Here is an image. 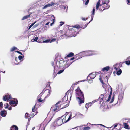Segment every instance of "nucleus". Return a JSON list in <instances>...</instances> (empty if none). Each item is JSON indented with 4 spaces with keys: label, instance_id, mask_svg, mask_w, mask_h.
<instances>
[{
    "label": "nucleus",
    "instance_id": "6e6552de",
    "mask_svg": "<svg viewBox=\"0 0 130 130\" xmlns=\"http://www.w3.org/2000/svg\"><path fill=\"white\" fill-rule=\"evenodd\" d=\"M96 75L95 73H92L89 74L88 75L87 78L89 80L90 79H93L96 76Z\"/></svg>",
    "mask_w": 130,
    "mask_h": 130
},
{
    "label": "nucleus",
    "instance_id": "bf43d9fd",
    "mask_svg": "<svg viewBox=\"0 0 130 130\" xmlns=\"http://www.w3.org/2000/svg\"><path fill=\"white\" fill-rule=\"evenodd\" d=\"M38 24H36L35 25H34V27H37V26H38Z\"/></svg>",
    "mask_w": 130,
    "mask_h": 130
},
{
    "label": "nucleus",
    "instance_id": "4be33fe9",
    "mask_svg": "<svg viewBox=\"0 0 130 130\" xmlns=\"http://www.w3.org/2000/svg\"><path fill=\"white\" fill-rule=\"evenodd\" d=\"M30 16V15L29 14V15L24 16L23 17L21 20H23L26 19L29 17Z\"/></svg>",
    "mask_w": 130,
    "mask_h": 130
},
{
    "label": "nucleus",
    "instance_id": "7c9ffc66",
    "mask_svg": "<svg viewBox=\"0 0 130 130\" xmlns=\"http://www.w3.org/2000/svg\"><path fill=\"white\" fill-rule=\"evenodd\" d=\"M90 129V128L89 127H84L83 130H88Z\"/></svg>",
    "mask_w": 130,
    "mask_h": 130
},
{
    "label": "nucleus",
    "instance_id": "473e14b6",
    "mask_svg": "<svg viewBox=\"0 0 130 130\" xmlns=\"http://www.w3.org/2000/svg\"><path fill=\"white\" fill-rule=\"evenodd\" d=\"M125 63L127 65H130V60L126 61Z\"/></svg>",
    "mask_w": 130,
    "mask_h": 130
},
{
    "label": "nucleus",
    "instance_id": "f257e3e1",
    "mask_svg": "<svg viewBox=\"0 0 130 130\" xmlns=\"http://www.w3.org/2000/svg\"><path fill=\"white\" fill-rule=\"evenodd\" d=\"M75 91L77 100L79 104L83 103L84 102L83 94L79 88H77Z\"/></svg>",
    "mask_w": 130,
    "mask_h": 130
},
{
    "label": "nucleus",
    "instance_id": "4468645a",
    "mask_svg": "<svg viewBox=\"0 0 130 130\" xmlns=\"http://www.w3.org/2000/svg\"><path fill=\"white\" fill-rule=\"evenodd\" d=\"M106 95L105 94L104 95L101 94L100 96L99 97V99L100 100V102H101L103 100V98L104 96Z\"/></svg>",
    "mask_w": 130,
    "mask_h": 130
},
{
    "label": "nucleus",
    "instance_id": "f704fd0d",
    "mask_svg": "<svg viewBox=\"0 0 130 130\" xmlns=\"http://www.w3.org/2000/svg\"><path fill=\"white\" fill-rule=\"evenodd\" d=\"M4 106L5 108H6L8 107L9 105L8 104H5L4 105Z\"/></svg>",
    "mask_w": 130,
    "mask_h": 130
},
{
    "label": "nucleus",
    "instance_id": "f03ea898",
    "mask_svg": "<svg viewBox=\"0 0 130 130\" xmlns=\"http://www.w3.org/2000/svg\"><path fill=\"white\" fill-rule=\"evenodd\" d=\"M64 64V61L63 60H57V61H54L53 64V62L51 63V64L54 68V72L55 73V71H57L58 68L63 66Z\"/></svg>",
    "mask_w": 130,
    "mask_h": 130
},
{
    "label": "nucleus",
    "instance_id": "c756f323",
    "mask_svg": "<svg viewBox=\"0 0 130 130\" xmlns=\"http://www.w3.org/2000/svg\"><path fill=\"white\" fill-rule=\"evenodd\" d=\"M30 115H28V113H26L25 114V118H28L29 117H30Z\"/></svg>",
    "mask_w": 130,
    "mask_h": 130
},
{
    "label": "nucleus",
    "instance_id": "c9c22d12",
    "mask_svg": "<svg viewBox=\"0 0 130 130\" xmlns=\"http://www.w3.org/2000/svg\"><path fill=\"white\" fill-rule=\"evenodd\" d=\"M43 93V92L41 93L38 96V98H41L42 95V94Z\"/></svg>",
    "mask_w": 130,
    "mask_h": 130
},
{
    "label": "nucleus",
    "instance_id": "ea45409f",
    "mask_svg": "<svg viewBox=\"0 0 130 130\" xmlns=\"http://www.w3.org/2000/svg\"><path fill=\"white\" fill-rule=\"evenodd\" d=\"M99 125H101V126H103V127H106V128H109V127H106L105 126H104V125H103L102 124H99ZM113 126H112L111 127H110V128H111Z\"/></svg>",
    "mask_w": 130,
    "mask_h": 130
},
{
    "label": "nucleus",
    "instance_id": "ddd939ff",
    "mask_svg": "<svg viewBox=\"0 0 130 130\" xmlns=\"http://www.w3.org/2000/svg\"><path fill=\"white\" fill-rule=\"evenodd\" d=\"M6 112L5 110L1 111V115L3 117H5L6 115Z\"/></svg>",
    "mask_w": 130,
    "mask_h": 130
},
{
    "label": "nucleus",
    "instance_id": "f8f14e48",
    "mask_svg": "<svg viewBox=\"0 0 130 130\" xmlns=\"http://www.w3.org/2000/svg\"><path fill=\"white\" fill-rule=\"evenodd\" d=\"M54 4V3L53 2H52L51 3L46 5L44 6L42 8V9H46L47 7H50Z\"/></svg>",
    "mask_w": 130,
    "mask_h": 130
},
{
    "label": "nucleus",
    "instance_id": "f3484780",
    "mask_svg": "<svg viewBox=\"0 0 130 130\" xmlns=\"http://www.w3.org/2000/svg\"><path fill=\"white\" fill-rule=\"evenodd\" d=\"M70 92H71L69 90V91H68L66 93V94L67 95V99L68 97V96H70V98L71 97V93H70V94L69 93Z\"/></svg>",
    "mask_w": 130,
    "mask_h": 130
},
{
    "label": "nucleus",
    "instance_id": "8fccbe9b",
    "mask_svg": "<svg viewBox=\"0 0 130 130\" xmlns=\"http://www.w3.org/2000/svg\"><path fill=\"white\" fill-rule=\"evenodd\" d=\"M46 91H47L48 93V96H49L50 95V93H51V92L49 90H46Z\"/></svg>",
    "mask_w": 130,
    "mask_h": 130
},
{
    "label": "nucleus",
    "instance_id": "864d4df0",
    "mask_svg": "<svg viewBox=\"0 0 130 130\" xmlns=\"http://www.w3.org/2000/svg\"><path fill=\"white\" fill-rule=\"evenodd\" d=\"M49 41L48 40H45V41H43V43H47L48 42H49Z\"/></svg>",
    "mask_w": 130,
    "mask_h": 130
},
{
    "label": "nucleus",
    "instance_id": "aec40b11",
    "mask_svg": "<svg viewBox=\"0 0 130 130\" xmlns=\"http://www.w3.org/2000/svg\"><path fill=\"white\" fill-rule=\"evenodd\" d=\"M118 64H116L114 65L113 66V68L114 69H115L116 71H117L118 69L119 68V66H118Z\"/></svg>",
    "mask_w": 130,
    "mask_h": 130
},
{
    "label": "nucleus",
    "instance_id": "338daca9",
    "mask_svg": "<svg viewBox=\"0 0 130 130\" xmlns=\"http://www.w3.org/2000/svg\"><path fill=\"white\" fill-rule=\"evenodd\" d=\"M89 23H87L85 25V27H87L88 25V24Z\"/></svg>",
    "mask_w": 130,
    "mask_h": 130
},
{
    "label": "nucleus",
    "instance_id": "052dcab7",
    "mask_svg": "<svg viewBox=\"0 0 130 130\" xmlns=\"http://www.w3.org/2000/svg\"><path fill=\"white\" fill-rule=\"evenodd\" d=\"M55 19H52V23H54L55 22Z\"/></svg>",
    "mask_w": 130,
    "mask_h": 130
},
{
    "label": "nucleus",
    "instance_id": "0e129e2a",
    "mask_svg": "<svg viewBox=\"0 0 130 130\" xmlns=\"http://www.w3.org/2000/svg\"><path fill=\"white\" fill-rule=\"evenodd\" d=\"M89 2L86 1V2L85 3V5H87L88 4Z\"/></svg>",
    "mask_w": 130,
    "mask_h": 130
},
{
    "label": "nucleus",
    "instance_id": "a878e982",
    "mask_svg": "<svg viewBox=\"0 0 130 130\" xmlns=\"http://www.w3.org/2000/svg\"><path fill=\"white\" fill-rule=\"evenodd\" d=\"M17 49V48L16 47H12V48H11L10 50V52H13L15 50Z\"/></svg>",
    "mask_w": 130,
    "mask_h": 130
},
{
    "label": "nucleus",
    "instance_id": "4d7b16f0",
    "mask_svg": "<svg viewBox=\"0 0 130 130\" xmlns=\"http://www.w3.org/2000/svg\"><path fill=\"white\" fill-rule=\"evenodd\" d=\"M3 106V104L2 102H0V107H2Z\"/></svg>",
    "mask_w": 130,
    "mask_h": 130
},
{
    "label": "nucleus",
    "instance_id": "6ab92c4d",
    "mask_svg": "<svg viewBox=\"0 0 130 130\" xmlns=\"http://www.w3.org/2000/svg\"><path fill=\"white\" fill-rule=\"evenodd\" d=\"M122 70L120 69H119L118 71H117L116 74L118 75H120L122 73Z\"/></svg>",
    "mask_w": 130,
    "mask_h": 130
},
{
    "label": "nucleus",
    "instance_id": "2f4dec72",
    "mask_svg": "<svg viewBox=\"0 0 130 130\" xmlns=\"http://www.w3.org/2000/svg\"><path fill=\"white\" fill-rule=\"evenodd\" d=\"M36 22H34L29 26V29L31 28L34 25V24H35Z\"/></svg>",
    "mask_w": 130,
    "mask_h": 130
},
{
    "label": "nucleus",
    "instance_id": "5fc2aeb1",
    "mask_svg": "<svg viewBox=\"0 0 130 130\" xmlns=\"http://www.w3.org/2000/svg\"><path fill=\"white\" fill-rule=\"evenodd\" d=\"M69 112H66V114L64 115V116H65V118H66V116L69 113Z\"/></svg>",
    "mask_w": 130,
    "mask_h": 130
},
{
    "label": "nucleus",
    "instance_id": "e2e57ef3",
    "mask_svg": "<svg viewBox=\"0 0 130 130\" xmlns=\"http://www.w3.org/2000/svg\"><path fill=\"white\" fill-rule=\"evenodd\" d=\"M118 124H115L114 126V128L117 126Z\"/></svg>",
    "mask_w": 130,
    "mask_h": 130
},
{
    "label": "nucleus",
    "instance_id": "9b49d317",
    "mask_svg": "<svg viewBox=\"0 0 130 130\" xmlns=\"http://www.w3.org/2000/svg\"><path fill=\"white\" fill-rule=\"evenodd\" d=\"M96 101V100H95L93 101L92 102H89L87 103H86L85 106V107L87 109L89 107L92 105Z\"/></svg>",
    "mask_w": 130,
    "mask_h": 130
},
{
    "label": "nucleus",
    "instance_id": "5701e85b",
    "mask_svg": "<svg viewBox=\"0 0 130 130\" xmlns=\"http://www.w3.org/2000/svg\"><path fill=\"white\" fill-rule=\"evenodd\" d=\"M74 55V54L72 52H70L67 55V57H72Z\"/></svg>",
    "mask_w": 130,
    "mask_h": 130
},
{
    "label": "nucleus",
    "instance_id": "680f3d73",
    "mask_svg": "<svg viewBox=\"0 0 130 130\" xmlns=\"http://www.w3.org/2000/svg\"><path fill=\"white\" fill-rule=\"evenodd\" d=\"M55 19H52V23H54L55 22Z\"/></svg>",
    "mask_w": 130,
    "mask_h": 130
},
{
    "label": "nucleus",
    "instance_id": "39448f33",
    "mask_svg": "<svg viewBox=\"0 0 130 130\" xmlns=\"http://www.w3.org/2000/svg\"><path fill=\"white\" fill-rule=\"evenodd\" d=\"M12 99L11 96L9 94H7L4 95L3 98V99L4 101H10Z\"/></svg>",
    "mask_w": 130,
    "mask_h": 130
},
{
    "label": "nucleus",
    "instance_id": "cd10ccee",
    "mask_svg": "<svg viewBox=\"0 0 130 130\" xmlns=\"http://www.w3.org/2000/svg\"><path fill=\"white\" fill-rule=\"evenodd\" d=\"M38 37H35V38L34 39H32L31 41L32 42L37 41V40L38 39Z\"/></svg>",
    "mask_w": 130,
    "mask_h": 130
},
{
    "label": "nucleus",
    "instance_id": "bb28decb",
    "mask_svg": "<svg viewBox=\"0 0 130 130\" xmlns=\"http://www.w3.org/2000/svg\"><path fill=\"white\" fill-rule=\"evenodd\" d=\"M64 69H64L59 70L57 74H60L62 73L64 71Z\"/></svg>",
    "mask_w": 130,
    "mask_h": 130
},
{
    "label": "nucleus",
    "instance_id": "20e7f679",
    "mask_svg": "<svg viewBox=\"0 0 130 130\" xmlns=\"http://www.w3.org/2000/svg\"><path fill=\"white\" fill-rule=\"evenodd\" d=\"M109 0H99L97 3L96 7V9H98L100 6H101L103 4H106V3H109Z\"/></svg>",
    "mask_w": 130,
    "mask_h": 130
},
{
    "label": "nucleus",
    "instance_id": "c03bdc74",
    "mask_svg": "<svg viewBox=\"0 0 130 130\" xmlns=\"http://www.w3.org/2000/svg\"><path fill=\"white\" fill-rule=\"evenodd\" d=\"M60 26H62L64 24V22H60Z\"/></svg>",
    "mask_w": 130,
    "mask_h": 130
},
{
    "label": "nucleus",
    "instance_id": "b1692460",
    "mask_svg": "<svg viewBox=\"0 0 130 130\" xmlns=\"http://www.w3.org/2000/svg\"><path fill=\"white\" fill-rule=\"evenodd\" d=\"M109 87H110V89H111V91L110 93V94L108 96V98H109L111 99V95L112 93V90L111 88V87L110 86H109Z\"/></svg>",
    "mask_w": 130,
    "mask_h": 130
},
{
    "label": "nucleus",
    "instance_id": "0eeeda50",
    "mask_svg": "<svg viewBox=\"0 0 130 130\" xmlns=\"http://www.w3.org/2000/svg\"><path fill=\"white\" fill-rule=\"evenodd\" d=\"M60 101L58 102L56 104L55 106V107H53L52 108V109L53 111L55 112H56L58 111L59 110V106L57 105L58 104L60 103Z\"/></svg>",
    "mask_w": 130,
    "mask_h": 130
},
{
    "label": "nucleus",
    "instance_id": "4c0bfd02",
    "mask_svg": "<svg viewBox=\"0 0 130 130\" xmlns=\"http://www.w3.org/2000/svg\"><path fill=\"white\" fill-rule=\"evenodd\" d=\"M18 59L20 60H21L23 58V57L22 56L20 55L18 56Z\"/></svg>",
    "mask_w": 130,
    "mask_h": 130
},
{
    "label": "nucleus",
    "instance_id": "774afa93",
    "mask_svg": "<svg viewBox=\"0 0 130 130\" xmlns=\"http://www.w3.org/2000/svg\"><path fill=\"white\" fill-rule=\"evenodd\" d=\"M49 23H50V22L49 21H48V22H47V23H46L45 24V25H48L49 24Z\"/></svg>",
    "mask_w": 130,
    "mask_h": 130
},
{
    "label": "nucleus",
    "instance_id": "a19ab883",
    "mask_svg": "<svg viewBox=\"0 0 130 130\" xmlns=\"http://www.w3.org/2000/svg\"><path fill=\"white\" fill-rule=\"evenodd\" d=\"M74 59H75L74 57H73L72 58H71V59H70V60H68L67 61V62H68V61H69L70 60L71 61V60H73Z\"/></svg>",
    "mask_w": 130,
    "mask_h": 130
},
{
    "label": "nucleus",
    "instance_id": "c85d7f7f",
    "mask_svg": "<svg viewBox=\"0 0 130 130\" xmlns=\"http://www.w3.org/2000/svg\"><path fill=\"white\" fill-rule=\"evenodd\" d=\"M73 27L76 28L77 29H78L79 28V25H75Z\"/></svg>",
    "mask_w": 130,
    "mask_h": 130
},
{
    "label": "nucleus",
    "instance_id": "1a4fd4ad",
    "mask_svg": "<svg viewBox=\"0 0 130 130\" xmlns=\"http://www.w3.org/2000/svg\"><path fill=\"white\" fill-rule=\"evenodd\" d=\"M104 5L102 6L103 8H104L103 10L99 9V10L101 11H103L104 10L108 9L110 7V5L108 4V3H106V4H103Z\"/></svg>",
    "mask_w": 130,
    "mask_h": 130
},
{
    "label": "nucleus",
    "instance_id": "603ef678",
    "mask_svg": "<svg viewBox=\"0 0 130 130\" xmlns=\"http://www.w3.org/2000/svg\"><path fill=\"white\" fill-rule=\"evenodd\" d=\"M56 39L55 38L51 40L50 41V42H54L55 41Z\"/></svg>",
    "mask_w": 130,
    "mask_h": 130
},
{
    "label": "nucleus",
    "instance_id": "de8ad7c7",
    "mask_svg": "<svg viewBox=\"0 0 130 130\" xmlns=\"http://www.w3.org/2000/svg\"><path fill=\"white\" fill-rule=\"evenodd\" d=\"M62 120H63V123H66L67 122H66V120L64 118H63V119L62 118Z\"/></svg>",
    "mask_w": 130,
    "mask_h": 130
},
{
    "label": "nucleus",
    "instance_id": "a211bd4d",
    "mask_svg": "<svg viewBox=\"0 0 130 130\" xmlns=\"http://www.w3.org/2000/svg\"><path fill=\"white\" fill-rule=\"evenodd\" d=\"M123 125H124V127L126 129H129L128 127H129V126L127 124V123H124Z\"/></svg>",
    "mask_w": 130,
    "mask_h": 130
},
{
    "label": "nucleus",
    "instance_id": "a18cd8bd",
    "mask_svg": "<svg viewBox=\"0 0 130 130\" xmlns=\"http://www.w3.org/2000/svg\"><path fill=\"white\" fill-rule=\"evenodd\" d=\"M114 100V96H113V97H112V99L111 100V101L110 102V103H112L113 102V101Z\"/></svg>",
    "mask_w": 130,
    "mask_h": 130
},
{
    "label": "nucleus",
    "instance_id": "412c9836",
    "mask_svg": "<svg viewBox=\"0 0 130 130\" xmlns=\"http://www.w3.org/2000/svg\"><path fill=\"white\" fill-rule=\"evenodd\" d=\"M85 81V80H83L82 81H79L77 82H76V83H75L74 84H73L71 87V88H73L74 86L75 85H77L78 83L79 82H81L82 81Z\"/></svg>",
    "mask_w": 130,
    "mask_h": 130
},
{
    "label": "nucleus",
    "instance_id": "49530a36",
    "mask_svg": "<svg viewBox=\"0 0 130 130\" xmlns=\"http://www.w3.org/2000/svg\"><path fill=\"white\" fill-rule=\"evenodd\" d=\"M16 52L20 54L21 55H23V54H22V53H21V52H20V51H16Z\"/></svg>",
    "mask_w": 130,
    "mask_h": 130
},
{
    "label": "nucleus",
    "instance_id": "dca6fc26",
    "mask_svg": "<svg viewBox=\"0 0 130 130\" xmlns=\"http://www.w3.org/2000/svg\"><path fill=\"white\" fill-rule=\"evenodd\" d=\"M109 68L110 67L109 66H107L103 68L102 69V70L103 72L104 71H108Z\"/></svg>",
    "mask_w": 130,
    "mask_h": 130
},
{
    "label": "nucleus",
    "instance_id": "e433bc0d",
    "mask_svg": "<svg viewBox=\"0 0 130 130\" xmlns=\"http://www.w3.org/2000/svg\"><path fill=\"white\" fill-rule=\"evenodd\" d=\"M35 105L33 107L32 109V112H34L36 110V109L35 108Z\"/></svg>",
    "mask_w": 130,
    "mask_h": 130
},
{
    "label": "nucleus",
    "instance_id": "09e8293b",
    "mask_svg": "<svg viewBox=\"0 0 130 130\" xmlns=\"http://www.w3.org/2000/svg\"><path fill=\"white\" fill-rule=\"evenodd\" d=\"M88 83H92V82H93V80H89L88 81Z\"/></svg>",
    "mask_w": 130,
    "mask_h": 130
},
{
    "label": "nucleus",
    "instance_id": "69168bd1",
    "mask_svg": "<svg viewBox=\"0 0 130 130\" xmlns=\"http://www.w3.org/2000/svg\"><path fill=\"white\" fill-rule=\"evenodd\" d=\"M118 64V66L120 67H119V68H120V67H121L122 66V65H121L120 64Z\"/></svg>",
    "mask_w": 130,
    "mask_h": 130
},
{
    "label": "nucleus",
    "instance_id": "6e6d98bb",
    "mask_svg": "<svg viewBox=\"0 0 130 130\" xmlns=\"http://www.w3.org/2000/svg\"><path fill=\"white\" fill-rule=\"evenodd\" d=\"M82 20H87V18H86V19H85V18L82 17Z\"/></svg>",
    "mask_w": 130,
    "mask_h": 130
},
{
    "label": "nucleus",
    "instance_id": "2eb2a0df",
    "mask_svg": "<svg viewBox=\"0 0 130 130\" xmlns=\"http://www.w3.org/2000/svg\"><path fill=\"white\" fill-rule=\"evenodd\" d=\"M11 130H18V127L15 125H13L11 128Z\"/></svg>",
    "mask_w": 130,
    "mask_h": 130
},
{
    "label": "nucleus",
    "instance_id": "58836bf2",
    "mask_svg": "<svg viewBox=\"0 0 130 130\" xmlns=\"http://www.w3.org/2000/svg\"><path fill=\"white\" fill-rule=\"evenodd\" d=\"M95 9L94 8H93L92 11V13L91 15H94L95 14Z\"/></svg>",
    "mask_w": 130,
    "mask_h": 130
},
{
    "label": "nucleus",
    "instance_id": "3c124183",
    "mask_svg": "<svg viewBox=\"0 0 130 130\" xmlns=\"http://www.w3.org/2000/svg\"><path fill=\"white\" fill-rule=\"evenodd\" d=\"M126 122L127 123V124L129 126V127L130 126V120L128 121L127 122Z\"/></svg>",
    "mask_w": 130,
    "mask_h": 130
},
{
    "label": "nucleus",
    "instance_id": "37998d69",
    "mask_svg": "<svg viewBox=\"0 0 130 130\" xmlns=\"http://www.w3.org/2000/svg\"><path fill=\"white\" fill-rule=\"evenodd\" d=\"M94 16L93 15H91V19L90 21L89 22V23H90L93 20Z\"/></svg>",
    "mask_w": 130,
    "mask_h": 130
},
{
    "label": "nucleus",
    "instance_id": "393cba45",
    "mask_svg": "<svg viewBox=\"0 0 130 130\" xmlns=\"http://www.w3.org/2000/svg\"><path fill=\"white\" fill-rule=\"evenodd\" d=\"M74 61H73V62L70 63H67V64H66V65H64V66L65 67L66 66V65H67V66L65 67L64 69H65L66 68L68 67L69 65L71 64L72 62Z\"/></svg>",
    "mask_w": 130,
    "mask_h": 130
},
{
    "label": "nucleus",
    "instance_id": "72a5a7b5",
    "mask_svg": "<svg viewBox=\"0 0 130 130\" xmlns=\"http://www.w3.org/2000/svg\"><path fill=\"white\" fill-rule=\"evenodd\" d=\"M72 115L71 114L70 116H69L68 119L66 121V122H68L71 119V117H72Z\"/></svg>",
    "mask_w": 130,
    "mask_h": 130
},
{
    "label": "nucleus",
    "instance_id": "423d86ee",
    "mask_svg": "<svg viewBox=\"0 0 130 130\" xmlns=\"http://www.w3.org/2000/svg\"><path fill=\"white\" fill-rule=\"evenodd\" d=\"M63 116H62L61 117L59 118L56 121V123L58 126L61 125L63 123V120L62 118Z\"/></svg>",
    "mask_w": 130,
    "mask_h": 130
},
{
    "label": "nucleus",
    "instance_id": "9d476101",
    "mask_svg": "<svg viewBox=\"0 0 130 130\" xmlns=\"http://www.w3.org/2000/svg\"><path fill=\"white\" fill-rule=\"evenodd\" d=\"M10 103L11 105H12V106L13 107H15L18 104V101L17 100H12L10 102Z\"/></svg>",
    "mask_w": 130,
    "mask_h": 130
},
{
    "label": "nucleus",
    "instance_id": "7ed1b4c3",
    "mask_svg": "<svg viewBox=\"0 0 130 130\" xmlns=\"http://www.w3.org/2000/svg\"><path fill=\"white\" fill-rule=\"evenodd\" d=\"M80 53L83 54L85 56H88L97 54H98V52L96 51L89 50Z\"/></svg>",
    "mask_w": 130,
    "mask_h": 130
},
{
    "label": "nucleus",
    "instance_id": "13d9d810",
    "mask_svg": "<svg viewBox=\"0 0 130 130\" xmlns=\"http://www.w3.org/2000/svg\"><path fill=\"white\" fill-rule=\"evenodd\" d=\"M36 114H34V113H32L31 114V118H32L33 117H34V116Z\"/></svg>",
    "mask_w": 130,
    "mask_h": 130
},
{
    "label": "nucleus",
    "instance_id": "79ce46f5",
    "mask_svg": "<svg viewBox=\"0 0 130 130\" xmlns=\"http://www.w3.org/2000/svg\"><path fill=\"white\" fill-rule=\"evenodd\" d=\"M38 101L39 102H41L43 101V100H41V98H39V99L38 100Z\"/></svg>",
    "mask_w": 130,
    "mask_h": 130
}]
</instances>
